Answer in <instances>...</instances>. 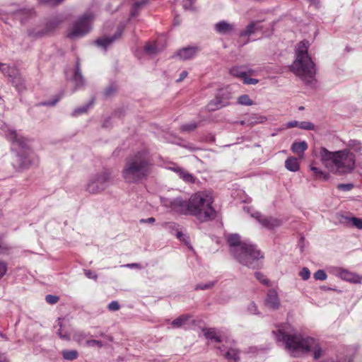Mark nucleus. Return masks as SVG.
Here are the masks:
<instances>
[{"mask_svg": "<svg viewBox=\"0 0 362 362\" xmlns=\"http://www.w3.org/2000/svg\"><path fill=\"white\" fill-rule=\"evenodd\" d=\"M0 129L4 131L6 139L11 143L12 151L16 153L14 167L23 169L31 165L35 161V154L28 148V139L6 124L1 126Z\"/></svg>", "mask_w": 362, "mask_h": 362, "instance_id": "nucleus-6", "label": "nucleus"}, {"mask_svg": "<svg viewBox=\"0 0 362 362\" xmlns=\"http://www.w3.org/2000/svg\"><path fill=\"white\" fill-rule=\"evenodd\" d=\"M153 159L146 150H141L125 160L122 177L127 184H139L148 179L152 172Z\"/></svg>", "mask_w": 362, "mask_h": 362, "instance_id": "nucleus-2", "label": "nucleus"}, {"mask_svg": "<svg viewBox=\"0 0 362 362\" xmlns=\"http://www.w3.org/2000/svg\"><path fill=\"white\" fill-rule=\"evenodd\" d=\"M298 127L305 130H313L315 129V125L310 122L303 121L299 122Z\"/></svg>", "mask_w": 362, "mask_h": 362, "instance_id": "nucleus-44", "label": "nucleus"}, {"mask_svg": "<svg viewBox=\"0 0 362 362\" xmlns=\"http://www.w3.org/2000/svg\"><path fill=\"white\" fill-rule=\"evenodd\" d=\"M7 269V264L4 261H0V280L5 276Z\"/></svg>", "mask_w": 362, "mask_h": 362, "instance_id": "nucleus-50", "label": "nucleus"}, {"mask_svg": "<svg viewBox=\"0 0 362 362\" xmlns=\"http://www.w3.org/2000/svg\"><path fill=\"white\" fill-rule=\"evenodd\" d=\"M228 105V98H221V94L219 93L217 94L216 98L207 105V109L209 111H216L223 107L227 106Z\"/></svg>", "mask_w": 362, "mask_h": 362, "instance_id": "nucleus-18", "label": "nucleus"}, {"mask_svg": "<svg viewBox=\"0 0 362 362\" xmlns=\"http://www.w3.org/2000/svg\"><path fill=\"white\" fill-rule=\"evenodd\" d=\"M88 334L84 332L78 331L74 333L73 339L76 341L78 344H82L83 342L86 343L87 340Z\"/></svg>", "mask_w": 362, "mask_h": 362, "instance_id": "nucleus-35", "label": "nucleus"}, {"mask_svg": "<svg viewBox=\"0 0 362 362\" xmlns=\"http://www.w3.org/2000/svg\"><path fill=\"white\" fill-rule=\"evenodd\" d=\"M12 69H17V68L14 66H9L6 64L0 63V71L4 76H7L8 78L10 77Z\"/></svg>", "mask_w": 362, "mask_h": 362, "instance_id": "nucleus-38", "label": "nucleus"}, {"mask_svg": "<svg viewBox=\"0 0 362 362\" xmlns=\"http://www.w3.org/2000/svg\"><path fill=\"white\" fill-rule=\"evenodd\" d=\"M353 187H354V185L351 183L339 184L337 185L338 189H339L341 191H344V192L350 191L351 189H353Z\"/></svg>", "mask_w": 362, "mask_h": 362, "instance_id": "nucleus-49", "label": "nucleus"}, {"mask_svg": "<svg viewBox=\"0 0 362 362\" xmlns=\"http://www.w3.org/2000/svg\"><path fill=\"white\" fill-rule=\"evenodd\" d=\"M267 117L264 115L252 114L247 118V122L249 125L253 126L257 124H262L267 121Z\"/></svg>", "mask_w": 362, "mask_h": 362, "instance_id": "nucleus-29", "label": "nucleus"}, {"mask_svg": "<svg viewBox=\"0 0 362 362\" xmlns=\"http://www.w3.org/2000/svg\"><path fill=\"white\" fill-rule=\"evenodd\" d=\"M59 23V21L57 19L50 20L45 23L44 28L40 29L37 28L29 30L28 35L34 38L44 37L52 32L57 27Z\"/></svg>", "mask_w": 362, "mask_h": 362, "instance_id": "nucleus-11", "label": "nucleus"}, {"mask_svg": "<svg viewBox=\"0 0 362 362\" xmlns=\"http://www.w3.org/2000/svg\"><path fill=\"white\" fill-rule=\"evenodd\" d=\"M272 334L276 341L282 343L285 349L294 357L313 351V357L316 360L323 354V350L317 339L296 332L289 324L277 325L276 329L272 330Z\"/></svg>", "mask_w": 362, "mask_h": 362, "instance_id": "nucleus-1", "label": "nucleus"}, {"mask_svg": "<svg viewBox=\"0 0 362 362\" xmlns=\"http://www.w3.org/2000/svg\"><path fill=\"white\" fill-rule=\"evenodd\" d=\"M112 180L110 172L105 170L93 177L88 182L86 189L92 194L100 192L112 182Z\"/></svg>", "mask_w": 362, "mask_h": 362, "instance_id": "nucleus-9", "label": "nucleus"}, {"mask_svg": "<svg viewBox=\"0 0 362 362\" xmlns=\"http://www.w3.org/2000/svg\"><path fill=\"white\" fill-rule=\"evenodd\" d=\"M63 0H40V2L49 4H57L60 2H62Z\"/></svg>", "mask_w": 362, "mask_h": 362, "instance_id": "nucleus-59", "label": "nucleus"}, {"mask_svg": "<svg viewBox=\"0 0 362 362\" xmlns=\"http://www.w3.org/2000/svg\"><path fill=\"white\" fill-rule=\"evenodd\" d=\"M45 300L48 303L53 305L58 302L59 298L54 295H47Z\"/></svg>", "mask_w": 362, "mask_h": 362, "instance_id": "nucleus-53", "label": "nucleus"}, {"mask_svg": "<svg viewBox=\"0 0 362 362\" xmlns=\"http://www.w3.org/2000/svg\"><path fill=\"white\" fill-rule=\"evenodd\" d=\"M317 156L329 173L338 175L351 173L356 167V156L349 149L330 151L321 146L318 148Z\"/></svg>", "mask_w": 362, "mask_h": 362, "instance_id": "nucleus-3", "label": "nucleus"}, {"mask_svg": "<svg viewBox=\"0 0 362 362\" xmlns=\"http://www.w3.org/2000/svg\"><path fill=\"white\" fill-rule=\"evenodd\" d=\"M204 334L206 338L214 340L216 342H221L223 341L221 332H218L214 328H206L203 329Z\"/></svg>", "mask_w": 362, "mask_h": 362, "instance_id": "nucleus-22", "label": "nucleus"}, {"mask_svg": "<svg viewBox=\"0 0 362 362\" xmlns=\"http://www.w3.org/2000/svg\"><path fill=\"white\" fill-rule=\"evenodd\" d=\"M308 148V144L305 141L294 142L291 146V151L300 158H303L305 151Z\"/></svg>", "mask_w": 362, "mask_h": 362, "instance_id": "nucleus-24", "label": "nucleus"}, {"mask_svg": "<svg viewBox=\"0 0 362 362\" xmlns=\"http://www.w3.org/2000/svg\"><path fill=\"white\" fill-rule=\"evenodd\" d=\"M214 286V282H209V283H206V284H199L196 285L195 289L196 290H199V289L205 290V289L211 288Z\"/></svg>", "mask_w": 362, "mask_h": 362, "instance_id": "nucleus-48", "label": "nucleus"}, {"mask_svg": "<svg viewBox=\"0 0 362 362\" xmlns=\"http://www.w3.org/2000/svg\"><path fill=\"white\" fill-rule=\"evenodd\" d=\"M258 22L252 21L247 25L245 30L240 33V37L250 36L252 34L255 33L257 30H260L261 28L258 26Z\"/></svg>", "mask_w": 362, "mask_h": 362, "instance_id": "nucleus-25", "label": "nucleus"}, {"mask_svg": "<svg viewBox=\"0 0 362 362\" xmlns=\"http://www.w3.org/2000/svg\"><path fill=\"white\" fill-rule=\"evenodd\" d=\"M94 16L90 13H86L75 21L68 30L67 37L70 39L82 37L88 34L92 28V23Z\"/></svg>", "mask_w": 362, "mask_h": 362, "instance_id": "nucleus-8", "label": "nucleus"}, {"mask_svg": "<svg viewBox=\"0 0 362 362\" xmlns=\"http://www.w3.org/2000/svg\"><path fill=\"white\" fill-rule=\"evenodd\" d=\"M146 4L145 1H136L133 4L132 8L130 12L132 17H135L139 13L141 8Z\"/></svg>", "mask_w": 362, "mask_h": 362, "instance_id": "nucleus-37", "label": "nucleus"}, {"mask_svg": "<svg viewBox=\"0 0 362 362\" xmlns=\"http://www.w3.org/2000/svg\"><path fill=\"white\" fill-rule=\"evenodd\" d=\"M124 267H128V268H130V269H132V268H137V269H141L142 267L140 264L139 263H132V264H127L126 265H124Z\"/></svg>", "mask_w": 362, "mask_h": 362, "instance_id": "nucleus-61", "label": "nucleus"}, {"mask_svg": "<svg viewBox=\"0 0 362 362\" xmlns=\"http://www.w3.org/2000/svg\"><path fill=\"white\" fill-rule=\"evenodd\" d=\"M213 203L214 197L211 192L203 191L192 194L189 198L190 215L202 222L212 220L216 216Z\"/></svg>", "mask_w": 362, "mask_h": 362, "instance_id": "nucleus-7", "label": "nucleus"}, {"mask_svg": "<svg viewBox=\"0 0 362 362\" xmlns=\"http://www.w3.org/2000/svg\"><path fill=\"white\" fill-rule=\"evenodd\" d=\"M73 81H74L76 86L80 87L84 84V78L81 74L79 62H77L74 76L73 77Z\"/></svg>", "mask_w": 362, "mask_h": 362, "instance_id": "nucleus-30", "label": "nucleus"}, {"mask_svg": "<svg viewBox=\"0 0 362 362\" xmlns=\"http://www.w3.org/2000/svg\"><path fill=\"white\" fill-rule=\"evenodd\" d=\"M93 103V101L91 100L88 105H83V107L75 109L72 112L71 115L74 117H76L83 113H86L88 111V110L89 109V107L92 105Z\"/></svg>", "mask_w": 362, "mask_h": 362, "instance_id": "nucleus-36", "label": "nucleus"}, {"mask_svg": "<svg viewBox=\"0 0 362 362\" xmlns=\"http://www.w3.org/2000/svg\"><path fill=\"white\" fill-rule=\"evenodd\" d=\"M346 149L353 150L356 153L362 155V144L360 141L356 139H351L347 144V148Z\"/></svg>", "mask_w": 362, "mask_h": 362, "instance_id": "nucleus-31", "label": "nucleus"}, {"mask_svg": "<svg viewBox=\"0 0 362 362\" xmlns=\"http://www.w3.org/2000/svg\"><path fill=\"white\" fill-rule=\"evenodd\" d=\"M229 73L235 77L242 78L244 77L245 74H254L255 71L246 66H235L230 69Z\"/></svg>", "mask_w": 362, "mask_h": 362, "instance_id": "nucleus-21", "label": "nucleus"}, {"mask_svg": "<svg viewBox=\"0 0 362 362\" xmlns=\"http://www.w3.org/2000/svg\"><path fill=\"white\" fill-rule=\"evenodd\" d=\"M114 91H115V89H114V88H112V87H110V88H108L105 90V95L109 96V95H110L112 94V93H113Z\"/></svg>", "mask_w": 362, "mask_h": 362, "instance_id": "nucleus-64", "label": "nucleus"}, {"mask_svg": "<svg viewBox=\"0 0 362 362\" xmlns=\"http://www.w3.org/2000/svg\"><path fill=\"white\" fill-rule=\"evenodd\" d=\"M238 103L243 105H252L253 104L252 100L247 95H240L238 98Z\"/></svg>", "mask_w": 362, "mask_h": 362, "instance_id": "nucleus-42", "label": "nucleus"}, {"mask_svg": "<svg viewBox=\"0 0 362 362\" xmlns=\"http://www.w3.org/2000/svg\"><path fill=\"white\" fill-rule=\"evenodd\" d=\"M62 319L61 317L58 318V325L59 326V329L57 331V335L62 339L66 341L70 340V337L67 331L64 330L62 328Z\"/></svg>", "mask_w": 362, "mask_h": 362, "instance_id": "nucleus-34", "label": "nucleus"}, {"mask_svg": "<svg viewBox=\"0 0 362 362\" xmlns=\"http://www.w3.org/2000/svg\"><path fill=\"white\" fill-rule=\"evenodd\" d=\"M217 349L220 351V354H222L227 360L233 361L234 362L239 361L240 352L235 348L223 345L222 347L218 346Z\"/></svg>", "mask_w": 362, "mask_h": 362, "instance_id": "nucleus-15", "label": "nucleus"}, {"mask_svg": "<svg viewBox=\"0 0 362 362\" xmlns=\"http://www.w3.org/2000/svg\"><path fill=\"white\" fill-rule=\"evenodd\" d=\"M199 52L197 47H187L178 50L176 56L182 60H188L194 57Z\"/></svg>", "mask_w": 362, "mask_h": 362, "instance_id": "nucleus-16", "label": "nucleus"}, {"mask_svg": "<svg viewBox=\"0 0 362 362\" xmlns=\"http://www.w3.org/2000/svg\"><path fill=\"white\" fill-rule=\"evenodd\" d=\"M188 75V73L187 71H183L180 73L179 78L176 80L177 83L181 82L183 81Z\"/></svg>", "mask_w": 362, "mask_h": 362, "instance_id": "nucleus-60", "label": "nucleus"}, {"mask_svg": "<svg viewBox=\"0 0 362 362\" xmlns=\"http://www.w3.org/2000/svg\"><path fill=\"white\" fill-rule=\"evenodd\" d=\"M197 127V122H190V123H188V124H182L180 127V130L182 132H189L194 131Z\"/></svg>", "mask_w": 362, "mask_h": 362, "instance_id": "nucleus-40", "label": "nucleus"}, {"mask_svg": "<svg viewBox=\"0 0 362 362\" xmlns=\"http://www.w3.org/2000/svg\"><path fill=\"white\" fill-rule=\"evenodd\" d=\"M247 311L250 313V314H253V315H258L259 313L257 311V307L255 303H250L248 306H247Z\"/></svg>", "mask_w": 362, "mask_h": 362, "instance_id": "nucleus-54", "label": "nucleus"}, {"mask_svg": "<svg viewBox=\"0 0 362 362\" xmlns=\"http://www.w3.org/2000/svg\"><path fill=\"white\" fill-rule=\"evenodd\" d=\"M310 168L313 172L316 179H319L323 181L329 180L330 177L329 173H327L322 169L314 166L313 164L310 165Z\"/></svg>", "mask_w": 362, "mask_h": 362, "instance_id": "nucleus-27", "label": "nucleus"}, {"mask_svg": "<svg viewBox=\"0 0 362 362\" xmlns=\"http://www.w3.org/2000/svg\"><path fill=\"white\" fill-rule=\"evenodd\" d=\"M168 206L175 213L190 215L189 199L185 201L180 197H177L169 202Z\"/></svg>", "mask_w": 362, "mask_h": 362, "instance_id": "nucleus-12", "label": "nucleus"}, {"mask_svg": "<svg viewBox=\"0 0 362 362\" xmlns=\"http://www.w3.org/2000/svg\"><path fill=\"white\" fill-rule=\"evenodd\" d=\"M121 35V33H118L117 34H115L113 37H105L103 38L98 39L95 41L96 45L98 46H100L103 47L105 49L110 45L112 44L116 39L119 37Z\"/></svg>", "mask_w": 362, "mask_h": 362, "instance_id": "nucleus-26", "label": "nucleus"}, {"mask_svg": "<svg viewBox=\"0 0 362 362\" xmlns=\"http://www.w3.org/2000/svg\"><path fill=\"white\" fill-rule=\"evenodd\" d=\"M193 0H184L183 7L185 9H189L192 7Z\"/></svg>", "mask_w": 362, "mask_h": 362, "instance_id": "nucleus-58", "label": "nucleus"}, {"mask_svg": "<svg viewBox=\"0 0 362 362\" xmlns=\"http://www.w3.org/2000/svg\"><path fill=\"white\" fill-rule=\"evenodd\" d=\"M255 276L256 279L262 284L266 286L269 285V281L266 278V276L263 274L257 272H255Z\"/></svg>", "mask_w": 362, "mask_h": 362, "instance_id": "nucleus-46", "label": "nucleus"}, {"mask_svg": "<svg viewBox=\"0 0 362 362\" xmlns=\"http://www.w3.org/2000/svg\"><path fill=\"white\" fill-rule=\"evenodd\" d=\"M214 29L219 34L229 35L235 30V25L225 21H221L215 24Z\"/></svg>", "mask_w": 362, "mask_h": 362, "instance_id": "nucleus-20", "label": "nucleus"}, {"mask_svg": "<svg viewBox=\"0 0 362 362\" xmlns=\"http://www.w3.org/2000/svg\"><path fill=\"white\" fill-rule=\"evenodd\" d=\"M230 246V252L233 257L241 264L249 268H255L257 261L263 258L260 250L250 241L240 240L238 234H231L228 238Z\"/></svg>", "mask_w": 362, "mask_h": 362, "instance_id": "nucleus-4", "label": "nucleus"}, {"mask_svg": "<svg viewBox=\"0 0 362 362\" xmlns=\"http://www.w3.org/2000/svg\"><path fill=\"white\" fill-rule=\"evenodd\" d=\"M299 276L304 281H306L310 277V272L307 267H303L299 272Z\"/></svg>", "mask_w": 362, "mask_h": 362, "instance_id": "nucleus-47", "label": "nucleus"}, {"mask_svg": "<svg viewBox=\"0 0 362 362\" xmlns=\"http://www.w3.org/2000/svg\"><path fill=\"white\" fill-rule=\"evenodd\" d=\"M189 316L187 315H182L178 317L177 318L175 319L172 322L171 325L173 327L179 328L181 327L182 325H184L189 320Z\"/></svg>", "mask_w": 362, "mask_h": 362, "instance_id": "nucleus-32", "label": "nucleus"}, {"mask_svg": "<svg viewBox=\"0 0 362 362\" xmlns=\"http://www.w3.org/2000/svg\"><path fill=\"white\" fill-rule=\"evenodd\" d=\"M104 343L100 340L88 339L86 341V346L88 347L101 348L104 346Z\"/></svg>", "mask_w": 362, "mask_h": 362, "instance_id": "nucleus-39", "label": "nucleus"}, {"mask_svg": "<svg viewBox=\"0 0 362 362\" xmlns=\"http://www.w3.org/2000/svg\"><path fill=\"white\" fill-rule=\"evenodd\" d=\"M313 277L315 280L324 281L327 279V275L324 270L319 269L314 273Z\"/></svg>", "mask_w": 362, "mask_h": 362, "instance_id": "nucleus-43", "label": "nucleus"}, {"mask_svg": "<svg viewBox=\"0 0 362 362\" xmlns=\"http://www.w3.org/2000/svg\"><path fill=\"white\" fill-rule=\"evenodd\" d=\"M11 247L6 243H0V254H8Z\"/></svg>", "mask_w": 362, "mask_h": 362, "instance_id": "nucleus-55", "label": "nucleus"}, {"mask_svg": "<svg viewBox=\"0 0 362 362\" xmlns=\"http://www.w3.org/2000/svg\"><path fill=\"white\" fill-rule=\"evenodd\" d=\"M308 41L299 42L296 51V59L291 66V70L307 85L314 86L316 83L317 69L315 64L308 54Z\"/></svg>", "mask_w": 362, "mask_h": 362, "instance_id": "nucleus-5", "label": "nucleus"}, {"mask_svg": "<svg viewBox=\"0 0 362 362\" xmlns=\"http://www.w3.org/2000/svg\"><path fill=\"white\" fill-rule=\"evenodd\" d=\"M9 79L18 93H22L26 90L25 81L18 69L11 70Z\"/></svg>", "mask_w": 362, "mask_h": 362, "instance_id": "nucleus-14", "label": "nucleus"}, {"mask_svg": "<svg viewBox=\"0 0 362 362\" xmlns=\"http://www.w3.org/2000/svg\"><path fill=\"white\" fill-rule=\"evenodd\" d=\"M175 235L180 241L185 243L186 245L189 244V237L183 234L182 232L177 231Z\"/></svg>", "mask_w": 362, "mask_h": 362, "instance_id": "nucleus-51", "label": "nucleus"}, {"mask_svg": "<svg viewBox=\"0 0 362 362\" xmlns=\"http://www.w3.org/2000/svg\"><path fill=\"white\" fill-rule=\"evenodd\" d=\"M341 221L343 223H350L352 226L358 229H362V218L357 217L342 216Z\"/></svg>", "mask_w": 362, "mask_h": 362, "instance_id": "nucleus-28", "label": "nucleus"}, {"mask_svg": "<svg viewBox=\"0 0 362 362\" xmlns=\"http://www.w3.org/2000/svg\"><path fill=\"white\" fill-rule=\"evenodd\" d=\"M265 304L267 306L272 309H277L280 305V300L277 292L271 289L268 291L267 298L265 300Z\"/></svg>", "mask_w": 362, "mask_h": 362, "instance_id": "nucleus-17", "label": "nucleus"}, {"mask_svg": "<svg viewBox=\"0 0 362 362\" xmlns=\"http://www.w3.org/2000/svg\"><path fill=\"white\" fill-rule=\"evenodd\" d=\"M250 75V74H245L244 77H243L241 78L243 81V83L245 84H252V85L257 84L259 81L256 78H250L249 76Z\"/></svg>", "mask_w": 362, "mask_h": 362, "instance_id": "nucleus-45", "label": "nucleus"}, {"mask_svg": "<svg viewBox=\"0 0 362 362\" xmlns=\"http://www.w3.org/2000/svg\"><path fill=\"white\" fill-rule=\"evenodd\" d=\"M285 168L291 172H297L300 169L299 160L297 158L290 156L285 160Z\"/></svg>", "mask_w": 362, "mask_h": 362, "instance_id": "nucleus-23", "label": "nucleus"}, {"mask_svg": "<svg viewBox=\"0 0 362 362\" xmlns=\"http://www.w3.org/2000/svg\"><path fill=\"white\" fill-rule=\"evenodd\" d=\"M60 97L57 98L56 99L53 100H49V101H45L41 103L42 105L45 106H54L56 103L59 100Z\"/></svg>", "mask_w": 362, "mask_h": 362, "instance_id": "nucleus-57", "label": "nucleus"}, {"mask_svg": "<svg viewBox=\"0 0 362 362\" xmlns=\"http://www.w3.org/2000/svg\"><path fill=\"white\" fill-rule=\"evenodd\" d=\"M141 223H153L155 222V218L153 217L148 218L146 219H141Z\"/></svg>", "mask_w": 362, "mask_h": 362, "instance_id": "nucleus-63", "label": "nucleus"}, {"mask_svg": "<svg viewBox=\"0 0 362 362\" xmlns=\"http://www.w3.org/2000/svg\"><path fill=\"white\" fill-rule=\"evenodd\" d=\"M262 227L267 229H273L276 227H279L281 225V220L272 217V216H264L259 212H255L252 214Z\"/></svg>", "mask_w": 362, "mask_h": 362, "instance_id": "nucleus-13", "label": "nucleus"}, {"mask_svg": "<svg viewBox=\"0 0 362 362\" xmlns=\"http://www.w3.org/2000/svg\"><path fill=\"white\" fill-rule=\"evenodd\" d=\"M62 355L64 359L67 360V361H73L78 358V353L76 350L65 349L62 351Z\"/></svg>", "mask_w": 362, "mask_h": 362, "instance_id": "nucleus-33", "label": "nucleus"}, {"mask_svg": "<svg viewBox=\"0 0 362 362\" xmlns=\"http://www.w3.org/2000/svg\"><path fill=\"white\" fill-rule=\"evenodd\" d=\"M298 124H299V122L297 121H291L286 124V127L288 128H292V127H298Z\"/></svg>", "mask_w": 362, "mask_h": 362, "instance_id": "nucleus-62", "label": "nucleus"}, {"mask_svg": "<svg viewBox=\"0 0 362 362\" xmlns=\"http://www.w3.org/2000/svg\"><path fill=\"white\" fill-rule=\"evenodd\" d=\"M331 272L334 276L350 283L361 284L362 281V276L341 267H333Z\"/></svg>", "mask_w": 362, "mask_h": 362, "instance_id": "nucleus-10", "label": "nucleus"}, {"mask_svg": "<svg viewBox=\"0 0 362 362\" xmlns=\"http://www.w3.org/2000/svg\"><path fill=\"white\" fill-rule=\"evenodd\" d=\"M171 170L175 172L183 181L187 183H194L195 177L192 174L187 172L184 168L179 166H174L170 168Z\"/></svg>", "mask_w": 362, "mask_h": 362, "instance_id": "nucleus-19", "label": "nucleus"}, {"mask_svg": "<svg viewBox=\"0 0 362 362\" xmlns=\"http://www.w3.org/2000/svg\"><path fill=\"white\" fill-rule=\"evenodd\" d=\"M145 51L149 54H156L160 49L156 44H148L145 47Z\"/></svg>", "mask_w": 362, "mask_h": 362, "instance_id": "nucleus-41", "label": "nucleus"}, {"mask_svg": "<svg viewBox=\"0 0 362 362\" xmlns=\"http://www.w3.org/2000/svg\"><path fill=\"white\" fill-rule=\"evenodd\" d=\"M84 274H85L86 276L88 279L96 280L98 278V275L95 272H93L90 270H88V269H85Z\"/></svg>", "mask_w": 362, "mask_h": 362, "instance_id": "nucleus-56", "label": "nucleus"}, {"mask_svg": "<svg viewBox=\"0 0 362 362\" xmlns=\"http://www.w3.org/2000/svg\"><path fill=\"white\" fill-rule=\"evenodd\" d=\"M107 308L110 311H117L119 310L120 305L117 300H113L108 304Z\"/></svg>", "mask_w": 362, "mask_h": 362, "instance_id": "nucleus-52", "label": "nucleus"}]
</instances>
